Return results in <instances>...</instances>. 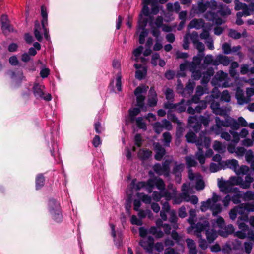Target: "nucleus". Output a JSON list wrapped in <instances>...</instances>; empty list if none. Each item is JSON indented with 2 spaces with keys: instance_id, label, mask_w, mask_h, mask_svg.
I'll list each match as a JSON object with an SVG mask.
<instances>
[{
  "instance_id": "obj_1",
  "label": "nucleus",
  "mask_w": 254,
  "mask_h": 254,
  "mask_svg": "<svg viewBox=\"0 0 254 254\" xmlns=\"http://www.w3.org/2000/svg\"><path fill=\"white\" fill-rule=\"evenodd\" d=\"M188 177L190 182L188 185L183 184L182 188V193L180 195H177L176 188L171 184L168 185L167 189H165V184L163 180L160 178L155 177L151 178L147 182H138L136 180H133L127 190V194L128 198L131 199L134 191H137L141 190L146 191L149 193L153 191L155 187L160 190V192L154 191L152 197L156 201H159L163 197H165L167 201L173 199L174 204H178L183 201L190 202L193 204H196L198 202V199L195 195L190 196L189 195L190 190L191 186L195 185L197 190H203L204 188V182L202 176L199 173H193L191 169L188 171Z\"/></svg>"
},
{
  "instance_id": "obj_2",
  "label": "nucleus",
  "mask_w": 254,
  "mask_h": 254,
  "mask_svg": "<svg viewBox=\"0 0 254 254\" xmlns=\"http://www.w3.org/2000/svg\"><path fill=\"white\" fill-rule=\"evenodd\" d=\"M211 109L215 114L223 117L224 120H222L219 117H216L215 118V125L211 127V131L216 135L221 134V138L226 141L231 140L232 135L228 132H223L222 129V127H230L231 130H237L239 128V125L237 123V120L229 116L231 108H219V104L214 103L211 105Z\"/></svg>"
},
{
  "instance_id": "obj_3",
  "label": "nucleus",
  "mask_w": 254,
  "mask_h": 254,
  "mask_svg": "<svg viewBox=\"0 0 254 254\" xmlns=\"http://www.w3.org/2000/svg\"><path fill=\"white\" fill-rule=\"evenodd\" d=\"M211 223L212 229H210L208 218H201L195 227V235L199 237L200 232L205 231L206 238L209 243L215 240L218 233L223 237L227 236V234L222 233L220 231L225 226L224 220L221 216H218L216 218L212 219Z\"/></svg>"
},
{
  "instance_id": "obj_4",
  "label": "nucleus",
  "mask_w": 254,
  "mask_h": 254,
  "mask_svg": "<svg viewBox=\"0 0 254 254\" xmlns=\"http://www.w3.org/2000/svg\"><path fill=\"white\" fill-rule=\"evenodd\" d=\"M187 141L188 142L196 143L198 151L196 153L195 156L199 161V163L203 165L205 163V158L202 151V147L206 148H209L210 146L211 139L209 137L206 136V133L201 132L200 137L198 139H196V135L192 132H189L186 135Z\"/></svg>"
},
{
  "instance_id": "obj_5",
  "label": "nucleus",
  "mask_w": 254,
  "mask_h": 254,
  "mask_svg": "<svg viewBox=\"0 0 254 254\" xmlns=\"http://www.w3.org/2000/svg\"><path fill=\"white\" fill-rule=\"evenodd\" d=\"M217 3L215 0L203 3L202 1H199L197 3V8H194L193 6L191 11H194L197 13H204L207 8H209L210 11H208L204 15L206 19L209 21H212L216 25H221L224 22V20L221 18H218L214 13V11L217 9Z\"/></svg>"
},
{
  "instance_id": "obj_6",
  "label": "nucleus",
  "mask_w": 254,
  "mask_h": 254,
  "mask_svg": "<svg viewBox=\"0 0 254 254\" xmlns=\"http://www.w3.org/2000/svg\"><path fill=\"white\" fill-rule=\"evenodd\" d=\"M151 0H143L144 4L141 12L140 14L138 20V25L137 32L139 33V42L140 44H143L145 42V38L148 34V30L145 27L148 23L146 17L151 19V14L148 5L150 4Z\"/></svg>"
},
{
  "instance_id": "obj_7",
  "label": "nucleus",
  "mask_w": 254,
  "mask_h": 254,
  "mask_svg": "<svg viewBox=\"0 0 254 254\" xmlns=\"http://www.w3.org/2000/svg\"><path fill=\"white\" fill-rule=\"evenodd\" d=\"M242 182V178L238 176H232L228 181H225L222 178L217 179L218 186L220 191L225 193L236 192L238 189L234 186L239 185L241 187Z\"/></svg>"
},
{
  "instance_id": "obj_8",
  "label": "nucleus",
  "mask_w": 254,
  "mask_h": 254,
  "mask_svg": "<svg viewBox=\"0 0 254 254\" xmlns=\"http://www.w3.org/2000/svg\"><path fill=\"white\" fill-rule=\"evenodd\" d=\"M220 200V197L216 193H213L211 198L208 199L205 201L201 203L200 210L202 212H205L210 209L213 216L217 215L222 211V207L221 204L218 203Z\"/></svg>"
},
{
  "instance_id": "obj_9",
  "label": "nucleus",
  "mask_w": 254,
  "mask_h": 254,
  "mask_svg": "<svg viewBox=\"0 0 254 254\" xmlns=\"http://www.w3.org/2000/svg\"><path fill=\"white\" fill-rule=\"evenodd\" d=\"M253 211H254V205L250 203H243L231 209L229 215L230 219L234 220L236 218L237 214H240L241 216L238 219L246 222L249 221L248 213Z\"/></svg>"
},
{
  "instance_id": "obj_10",
  "label": "nucleus",
  "mask_w": 254,
  "mask_h": 254,
  "mask_svg": "<svg viewBox=\"0 0 254 254\" xmlns=\"http://www.w3.org/2000/svg\"><path fill=\"white\" fill-rule=\"evenodd\" d=\"M211 120V115L208 113H205L204 116L199 117L190 116L188 118V124L190 127L197 131L200 129L201 124L207 126Z\"/></svg>"
},
{
  "instance_id": "obj_11",
  "label": "nucleus",
  "mask_w": 254,
  "mask_h": 254,
  "mask_svg": "<svg viewBox=\"0 0 254 254\" xmlns=\"http://www.w3.org/2000/svg\"><path fill=\"white\" fill-rule=\"evenodd\" d=\"M49 215L56 222L60 223L63 221V215L60 203L55 199H50L47 207Z\"/></svg>"
},
{
  "instance_id": "obj_12",
  "label": "nucleus",
  "mask_w": 254,
  "mask_h": 254,
  "mask_svg": "<svg viewBox=\"0 0 254 254\" xmlns=\"http://www.w3.org/2000/svg\"><path fill=\"white\" fill-rule=\"evenodd\" d=\"M201 61V54L200 53L197 56H194L193 61L189 64V70L192 72V77L195 80L199 79L201 75L199 70L200 64Z\"/></svg>"
},
{
  "instance_id": "obj_13",
  "label": "nucleus",
  "mask_w": 254,
  "mask_h": 254,
  "mask_svg": "<svg viewBox=\"0 0 254 254\" xmlns=\"http://www.w3.org/2000/svg\"><path fill=\"white\" fill-rule=\"evenodd\" d=\"M158 0H151V2H150V4H151V12L150 13L151 14V19L146 17V20L148 21V22L149 23V24L150 26L151 27V31L152 34L153 35L154 37L156 38V39H159V35H160V31L157 27H155L154 26V24H153V19H152V16L151 15L152 14H156L158 11H159V7L158 5L157 4Z\"/></svg>"
},
{
  "instance_id": "obj_14",
  "label": "nucleus",
  "mask_w": 254,
  "mask_h": 254,
  "mask_svg": "<svg viewBox=\"0 0 254 254\" xmlns=\"http://www.w3.org/2000/svg\"><path fill=\"white\" fill-rule=\"evenodd\" d=\"M228 78V74L220 70L216 73L213 78L211 81V84L213 86H220L221 83L223 82L222 86L225 88L228 87L230 86V85L227 81Z\"/></svg>"
},
{
  "instance_id": "obj_15",
  "label": "nucleus",
  "mask_w": 254,
  "mask_h": 254,
  "mask_svg": "<svg viewBox=\"0 0 254 254\" xmlns=\"http://www.w3.org/2000/svg\"><path fill=\"white\" fill-rule=\"evenodd\" d=\"M172 161V158H169L166 159L162 165L156 164L153 166V170L158 175L168 177L170 175V165Z\"/></svg>"
},
{
  "instance_id": "obj_16",
  "label": "nucleus",
  "mask_w": 254,
  "mask_h": 254,
  "mask_svg": "<svg viewBox=\"0 0 254 254\" xmlns=\"http://www.w3.org/2000/svg\"><path fill=\"white\" fill-rule=\"evenodd\" d=\"M45 86L38 83H35L33 87V92L37 99H43L46 101H50L52 99L51 95L49 93H45Z\"/></svg>"
},
{
  "instance_id": "obj_17",
  "label": "nucleus",
  "mask_w": 254,
  "mask_h": 254,
  "mask_svg": "<svg viewBox=\"0 0 254 254\" xmlns=\"http://www.w3.org/2000/svg\"><path fill=\"white\" fill-rule=\"evenodd\" d=\"M148 89V86L142 85L138 87L134 91V94L136 97L137 105L143 110H144L143 105L145 99L144 95L146 93Z\"/></svg>"
},
{
  "instance_id": "obj_18",
  "label": "nucleus",
  "mask_w": 254,
  "mask_h": 254,
  "mask_svg": "<svg viewBox=\"0 0 254 254\" xmlns=\"http://www.w3.org/2000/svg\"><path fill=\"white\" fill-rule=\"evenodd\" d=\"M112 66L114 69L119 70L115 78V85L118 91H122V74L121 71V61L118 59H114L113 61Z\"/></svg>"
},
{
  "instance_id": "obj_19",
  "label": "nucleus",
  "mask_w": 254,
  "mask_h": 254,
  "mask_svg": "<svg viewBox=\"0 0 254 254\" xmlns=\"http://www.w3.org/2000/svg\"><path fill=\"white\" fill-rule=\"evenodd\" d=\"M232 141L227 145V150L231 154H235L237 158H241L244 156L247 150L243 146H237Z\"/></svg>"
},
{
  "instance_id": "obj_20",
  "label": "nucleus",
  "mask_w": 254,
  "mask_h": 254,
  "mask_svg": "<svg viewBox=\"0 0 254 254\" xmlns=\"http://www.w3.org/2000/svg\"><path fill=\"white\" fill-rule=\"evenodd\" d=\"M8 74L11 80V84L13 87L18 86L23 80L24 76L21 71H10Z\"/></svg>"
},
{
  "instance_id": "obj_21",
  "label": "nucleus",
  "mask_w": 254,
  "mask_h": 254,
  "mask_svg": "<svg viewBox=\"0 0 254 254\" xmlns=\"http://www.w3.org/2000/svg\"><path fill=\"white\" fill-rule=\"evenodd\" d=\"M235 8L236 10L242 9L243 10V13L245 16L250 15L253 10H254V4L251 3L249 7L245 4H243L237 0L235 1Z\"/></svg>"
},
{
  "instance_id": "obj_22",
  "label": "nucleus",
  "mask_w": 254,
  "mask_h": 254,
  "mask_svg": "<svg viewBox=\"0 0 254 254\" xmlns=\"http://www.w3.org/2000/svg\"><path fill=\"white\" fill-rule=\"evenodd\" d=\"M139 244L147 252L151 253L154 247V239L152 236H148L146 238H143Z\"/></svg>"
},
{
  "instance_id": "obj_23",
  "label": "nucleus",
  "mask_w": 254,
  "mask_h": 254,
  "mask_svg": "<svg viewBox=\"0 0 254 254\" xmlns=\"http://www.w3.org/2000/svg\"><path fill=\"white\" fill-rule=\"evenodd\" d=\"M236 130H230V133H231L233 137L232 142L235 144H237L240 141V137L242 138H246L248 135L249 132L246 128H243L239 134Z\"/></svg>"
},
{
  "instance_id": "obj_24",
  "label": "nucleus",
  "mask_w": 254,
  "mask_h": 254,
  "mask_svg": "<svg viewBox=\"0 0 254 254\" xmlns=\"http://www.w3.org/2000/svg\"><path fill=\"white\" fill-rule=\"evenodd\" d=\"M184 169V164L174 162V166L172 170V173L175 176V179L177 183H180L181 180V172Z\"/></svg>"
},
{
  "instance_id": "obj_25",
  "label": "nucleus",
  "mask_w": 254,
  "mask_h": 254,
  "mask_svg": "<svg viewBox=\"0 0 254 254\" xmlns=\"http://www.w3.org/2000/svg\"><path fill=\"white\" fill-rule=\"evenodd\" d=\"M110 227L111 230V235L114 239L115 244L117 246H121L122 244V233L120 231H116L115 225L114 224L110 223Z\"/></svg>"
},
{
  "instance_id": "obj_26",
  "label": "nucleus",
  "mask_w": 254,
  "mask_h": 254,
  "mask_svg": "<svg viewBox=\"0 0 254 254\" xmlns=\"http://www.w3.org/2000/svg\"><path fill=\"white\" fill-rule=\"evenodd\" d=\"M220 95V92L218 88L215 87L212 91L211 95L210 96H207L205 98V100L204 101L210 103V107L211 108V105L212 104L214 103H218L219 104V108L220 107V104L218 102L215 101V99H218Z\"/></svg>"
},
{
  "instance_id": "obj_27",
  "label": "nucleus",
  "mask_w": 254,
  "mask_h": 254,
  "mask_svg": "<svg viewBox=\"0 0 254 254\" xmlns=\"http://www.w3.org/2000/svg\"><path fill=\"white\" fill-rule=\"evenodd\" d=\"M143 49L142 46H139L135 48L132 52L133 56L131 57L132 60H134L136 62H140L142 63H144L145 62V59L142 56Z\"/></svg>"
},
{
  "instance_id": "obj_28",
  "label": "nucleus",
  "mask_w": 254,
  "mask_h": 254,
  "mask_svg": "<svg viewBox=\"0 0 254 254\" xmlns=\"http://www.w3.org/2000/svg\"><path fill=\"white\" fill-rule=\"evenodd\" d=\"M235 97L239 105H242L250 102L249 98L245 97L243 90L239 87L236 89Z\"/></svg>"
},
{
  "instance_id": "obj_29",
  "label": "nucleus",
  "mask_w": 254,
  "mask_h": 254,
  "mask_svg": "<svg viewBox=\"0 0 254 254\" xmlns=\"http://www.w3.org/2000/svg\"><path fill=\"white\" fill-rule=\"evenodd\" d=\"M153 147L156 153L155 155V159L160 160L165 154V149L159 143H154Z\"/></svg>"
},
{
  "instance_id": "obj_30",
  "label": "nucleus",
  "mask_w": 254,
  "mask_h": 254,
  "mask_svg": "<svg viewBox=\"0 0 254 254\" xmlns=\"http://www.w3.org/2000/svg\"><path fill=\"white\" fill-rule=\"evenodd\" d=\"M188 107L187 109V113L191 114H194L195 112L199 113L203 109H204L207 107V104L205 101H200L198 105L195 107V109L190 106V105H188Z\"/></svg>"
},
{
  "instance_id": "obj_31",
  "label": "nucleus",
  "mask_w": 254,
  "mask_h": 254,
  "mask_svg": "<svg viewBox=\"0 0 254 254\" xmlns=\"http://www.w3.org/2000/svg\"><path fill=\"white\" fill-rule=\"evenodd\" d=\"M134 67L136 69L135 77L138 79H142L145 77L147 73L146 68L140 64H135Z\"/></svg>"
},
{
  "instance_id": "obj_32",
  "label": "nucleus",
  "mask_w": 254,
  "mask_h": 254,
  "mask_svg": "<svg viewBox=\"0 0 254 254\" xmlns=\"http://www.w3.org/2000/svg\"><path fill=\"white\" fill-rule=\"evenodd\" d=\"M224 169L226 168H229L234 171L235 172L236 170L238 167V161L235 159H228L226 161L222 162Z\"/></svg>"
},
{
  "instance_id": "obj_33",
  "label": "nucleus",
  "mask_w": 254,
  "mask_h": 254,
  "mask_svg": "<svg viewBox=\"0 0 254 254\" xmlns=\"http://www.w3.org/2000/svg\"><path fill=\"white\" fill-rule=\"evenodd\" d=\"M196 215V211L194 209H190L189 211V218L188 220L189 223L191 224V226L188 229V232L190 233L192 230H193L194 234H195V227L194 225L195 217Z\"/></svg>"
},
{
  "instance_id": "obj_34",
  "label": "nucleus",
  "mask_w": 254,
  "mask_h": 254,
  "mask_svg": "<svg viewBox=\"0 0 254 254\" xmlns=\"http://www.w3.org/2000/svg\"><path fill=\"white\" fill-rule=\"evenodd\" d=\"M230 60L228 57L220 54L215 59L214 65L217 66L220 64H222L224 66H227L230 64Z\"/></svg>"
},
{
  "instance_id": "obj_35",
  "label": "nucleus",
  "mask_w": 254,
  "mask_h": 254,
  "mask_svg": "<svg viewBox=\"0 0 254 254\" xmlns=\"http://www.w3.org/2000/svg\"><path fill=\"white\" fill-rule=\"evenodd\" d=\"M184 101L182 100L181 102L178 104H174L168 102L165 104L164 107L166 109H176L178 112H182L185 111L186 109V106L184 105Z\"/></svg>"
},
{
  "instance_id": "obj_36",
  "label": "nucleus",
  "mask_w": 254,
  "mask_h": 254,
  "mask_svg": "<svg viewBox=\"0 0 254 254\" xmlns=\"http://www.w3.org/2000/svg\"><path fill=\"white\" fill-rule=\"evenodd\" d=\"M148 103L150 107L155 106L157 103V94L153 87L149 91Z\"/></svg>"
},
{
  "instance_id": "obj_37",
  "label": "nucleus",
  "mask_w": 254,
  "mask_h": 254,
  "mask_svg": "<svg viewBox=\"0 0 254 254\" xmlns=\"http://www.w3.org/2000/svg\"><path fill=\"white\" fill-rule=\"evenodd\" d=\"M204 26V21L202 19H194L191 20L189 25L188 28L189 29L195 28L199 29Z\"/></svg>"
},
{
  "instance_id": "obj_38",
  "label": "nucleus",
  "mask_w": 254,
  "mask_h": 254,
  "mask_svg": "<svg viewBox=\"0 0 254 254\" xmlns=\"http://www.w3.org/2000/svg\"><path fill=\"white\" fill-rule=\"evenodd\" d=\"M195 84L193 82L189 81L185 88L183 90V95L184 97L190 96L193 92Z\"/></svg>"
},
{
  "instance_id": "obj_39",
  "label": "nucleus",
  "mask_w": 254,
  "mask_h": 254,
  "mask_svg": "<svg viewBox=\"0 0 254 254\" xmlns=\"http://www.w3.org/2000/svg\"><path fill=\"white\" fill-rule=\"evenodd\" d=\"M214 70L212 67L209 68L207 70L204 72L203 74L201 82L202 84H206L208 83L210 79V77L214 74Z\"/></svg>"
},
{
  "instance_id": "obj_40",
  "label": "nucleus",
  "mask_w": 254,
  "mask_h": 254,
  "mask_svg": "<svg viewBox=\"0 0 254 254\" xmlns=\"http://www.w3.org/2000/svg\"><path fill=\"white\" fill-rule=\"evenodd\" d=\"M151 155V151L147 149H141L138 152V158L142 160L148 159Z\"/></svg>"
},
{
  "instance_id": "obj_41",
  "label": "nucleus",
  "mask_w": 254,
  "mask_h": 254,
  "mask_svg": "<svg viewBox=\"0 0 254 254\" xmlns=\"http://www.w3.org/2000/svg\"><path fill=\"white\" fill-rule=\"evenodd\" d=\"M186 241L188 248L189 249V254H197V250L194 241L190 239H186Z\"/></svg>"
},
{
  "instance_id": "obj_42",
  "label": "nucleus",
  "mask_w": 254,
  "mask_h": 254,
  "mask_svg": "<svg viewBox=\"0 0 254 254\" xmlns=\"http://www.w3.org/2000/svg\"><path fill=\"white\" fill-rule=\"evenodd\" d=\"M214 150L219 153H223L226 151V145L218 141H215L213 143Z\"/></svg>"
},
{
  "instance_id": "obj_43",
  "label": "nucleus",
  "mask_w": 254,
  "mask_h": 254,
  "mask_svg": "<svg viewBox=\"0 0 254 254\" xmlns=\"http://www.w3.org/2000/svg\"><path fill=\"white\" fill-rule=\"evenodd\" d=\"M0 22L1 25V29L4 33H6L7 31L10 30L8 20L6 15H2L0 19Z\"/></svg>"
},
{
  "instance_id": "obj_44",
  "label": "nucleus",
  "mask_w": 254,
  "mask_h": 254,
  "mask_svg": "<svg viewBox=\"0 0 254 254\" xmlns=\"http://www.w3.org/2000/svg\"><path fill=\"white\" fill-rule=\"evenodd\" d=\"M35 183L36 189L37 190L41 189L44 186L45 183L44 176L41 174L37 175L36 177Z\"/></svg>"
},
{
  "instance_id": "obj_45",
  "label": "nucleus",
  "mask_w": 254,
  "mask_h": 254,
  "mask_svg": "<svg viewBox=\"0 0 254 254\" xmlns=\"http://www.w3.org/2000/svg\"><path fill=\"white\" fill-rule=\"evenodd\" d=\"M253 180V178L251 177L250 174L248 173L245 178V181L242 180L241 187L244 189L249 188Z\"/></svg>"
},
{
  "instance_id": "obj_46",
  "label": "nucleus",
  "mask_w": 254,
  "mask_h": 254,
  "mask_svg": "<svg viewBox=\"0 0 254 254\" xmlns=\"http://www.w3.org/2000/svg\"><path fill=\"white\" fill-rule=\"evenodd\" d=\"M166 7L167 10L169 12L175 11L176 13H178L181 9L180 5L178 2H176L174 4L168 3L166 5Z\"/></svg>"
},
{
  "instance_id": "obj_47",
  "label": "nucleus",
  "mask_w": 254,
  "mask_h": 254,
  "mask_svg": "<svg viewBox=\"0 0 254 254\" xmlns=\"http://www.w3.org/2000/svg\"><path fill=\"white\" fill-rule=\"evenodd\" d=\"M41 26L38 21H36L35 24L34 35L36 39L39 41H41L42 39V35L41 33Z\"/></svg>"
},
{
  "instance_id": "obj_48",
  "label": "nucleus",
  "mask_w": 254,
  "mask_h": 254,
  "mask_svg": "<svg viewBox=\"0 0 254 254\" xmlns=\"http://www.w3.org/2000/svg\"><path fill=\"white\" fill-rule=\"evenodd\" d=\"M137 197L140 199L145 204H150L152 200L151 196L145 194L143 193L137 192L136 193Z\"/></svg>"
},
{
  "instance_id": "obj_49",
  "label": "nucleus",
  "mask_w": 254,
  "mask_h": 254,
  "mask_svg": "<svg viewBox=\"0 0 254 254\" xmlns=\"http://www.w3.org/2000/svg\"><path fill=\"white\" fill-rule=\"evenodd\" d=\"M250 171V168L248 166L246 165H241L239 166L238 165V168L236 170L235 173L238 175H246Z\"/></svg>"
},
{
  "instance_id": "obj_50",
  "label": "nucleus",
  "mask_w": 254,
  "mask_h": 254,
  "mask_svg": "<svg viewBox=\"0 0 254 254\" xmlns=\"http://www.w3.org/2000/svg\"><path fill=\"white\" fill-rule=\"evenodd\" d=\"M158 227H151L149 229V233L155 235L158 238H162L164 236V233L161 230H158Z\"/></svg>"
},
{
  "instance_id": "obj_51",
  "label": "nucleus",
  "mask_w": 254,
  "mask_h": 254,
  "mask_svg": "<svg viewBox=\"0 0 254 254\" xmlns=\"http://www.w3.org/2000/svg\"><path fill=\"white\" fill-rule=\"evenodd\" d=\"M186 164L188 168L195 166L197 164L193 156H187L185 157Z\"/></svg>"
},
{
  "instance_id": "obj_52",
  "label": "nucleus",
  "mask_w": 254,
  "mask_h": 254,
  "mask_svg": "<svg viewBox=\"0 0 254 254\" xmlns=\"http://www.w3.org/2000/svg\"><path fill=\"white\" fill-rule=\"evenodd\" d=\"M221 169H224L222 162L219 163H211L210 165V170L211 172H216Z\"/></svg>"
},
{
  "instance_id": "obj_53",
  "label": "nucleus",
  "mask_w": 254,
  "mask_h": 254,
  "mask_svg": "<svg viewBox=\"0 0 254 254\" xmlns=\"http://www.w3.org/2000/svg\"><path fill=\"white\" fill-rule=\"evenodd\" d=\"M214 62L215 59H214L213 56L212 55H207L204 57L203 61L204 64L202 66L203 68H205L206 65L210 64H212L214 65Z\"/></svg>"
},
{
  "instance_id": "obj_54",
  "label": "nucleus",
  "mask_w": 254,
  "mask_h": 254,
  "mask_svg": "<svg viewBox=\"0 0 254 254\" xmlns=\"http://www.w3.org/2000/svg\"><path fill=\"white\" fill-rule=\"evenodd\" d=\"M94 129L96 132L98 134L102 133L104 131V127L100 120H98L95 122Z\"/></svg>"
},
{
  "instance_id": "obj_55",
  "label": "nucleus",
  "mask_w": 254,
  "mask_h": 254,
  "mask_svg": "<svg viewBox=\"0 0 254 254\" xmlns=\"http://www.w3.org/2000/svg\"><path fill=\"white\" fill-rule=\"evenodd\" d=\"M209 92V89L207 86L205 85L203 87L202 86H198L196 89V94L197 96H201L204 94L208 93Z\"/></svg>"
},
{
  "instance_id": "obj_56",
  "label": "nucleus",
  "mask_w": 254,
  "mask_h": 254,
  "mask_svg": "<svg viewBox=\"0 0 254 254\" xmlns=\"http://www.w3.org/2000/svg\"><path fill=\"white\" fill-rule=\"evenodd\" d=\"M163 142L164 146H169L170 143L172 140V137L170 133L166 132L163 134Z\"/></svg>"
},
{
  "instance_id": "obj_57",
  "label": "nucleus",
  "mask_w": 254,
  "mask_h": 254,
  "mask_svg": "<svg viewBox=\"0 0 254 254\" xmlns=\"http://www.w3.org/2000/svg\"><path fill=\"white\" fill-rule=\"evenodd\" d=\"M140 111L139 108H134L129 110V116L131 122H134L135 116L139 114Z\"/></svg>"
},
{
  "instance_id": "obj_58",
  "label": "nucleus",
  "mask_w": 254,
  "mask_h": 254,
  "mask_svg": "<svg viewBox=\"0 0 254 254\" xmlns=\"http://www.w3.org/2000/svg\"><path fill=\"white\" fill-rule=\"evenodd\" d=\"M246 161L248 163H251L254 160V153L251 149L246 150L244 154Z\"/></svg>"
},
{
  "instance_id": "obj_59",
  "label": "nucleus",
  "mask_w": 254,
  "mask_h": 254,
  "mask_svg": "<svg viewBox=\"0 0 254 254\" xmlns=\"http://www.w3.org/2000/svg\"><path fill=\"white\" fill-rule=\"evenodd\" d=\"M202 231H201L199 233V236L198 237L197 235H196L198 238H199L198 240L199 243V247L203 250H205L208 248V244L207 242V241L201 238V233Z\"/></svg>"
},
{
  "instance_id": "obj_60",
  "label": "nucleus",
  "mask_w": 254,
  "mask_h": 254,
  "mask_svg": "<svg viewBox=\"0 0 254 254\" xmlns=\"http://www.w3.org/2000/svg\"><path fill=\"white\" fill-rule=\"evenodd\" d=\"M221 100L226 102H229L231 100V96L227 90H224L221 94Z\"/></svg>"
},
{
  "instance_id": "obj_61",
  "label": "nucleus",
  "mask_w": 254,
  "mask_h": 254,
  "mask_svg": "<svg viewBox=\"0 0 254 254\" xmlns=\"http://www.w3.org/2000/svg\"><path fill=\"white\" fill-rule=\"evenodd\" d=\"M136 124L137 126L141 129H146V125L141 117H138L136 119Z\"/></svg>"
},
{
  "instance_id": "obj_62",
  "label": "nucleus",
  "mask_w": 254,
  "mask_h": 254,
  "mask_svg": "<svg viewBox=\"0 0 254 254\" xmlns=\"http://www.w3.org/2000/svg\"><path fill=\"white\" fill-rule=\"evenodd\" d=\"M153 127L155 131L159 134L163 129L162 123L156 122L153 125Z\"/></svg>"
},
{
  "instance_id": "obj_63",
  "label": "nucleus",
  "mask_w": 254,
  "mask_h": 254,
  "mask_svg": "<svg viewBox=\"0 0 254 254\" xmlns=\"http://www.w3.org/2000/svg\"><path fill=\"white\" fill-rule=\"evenodd\" d=\"M190 39L193 44L199 41V37L196 32H193L191 34L189 33V40Z\"/></svg>"
},
{
  "instance_id": "obj_64",
  "label": "nucleus",
  "mask_w": 254,
  "mask_h": 254,
  "mask_svg": "<svg viewBox=\"0 0 254 254\" xmlns=\"http://www.w3.org/2000/svg\"><path fill=\"white\" fill-rule=\"evenodd\" d=\"M254 141L253 139L250 138H245L243 139L242 142V145L245 147H251L253 145Z\"/></svg>"
}]
</instances>
